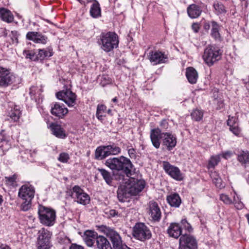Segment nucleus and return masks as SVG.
Returning <instances> with one entry per match:
<instances>
[{
	"label": "nucleus",
	"mask_w": 249,
	"mask_h": 249,
	"mask_svg": "<svg viewBox=\"0 0 249 249\" xmlns=\"http://www.w3.org/2000/svg\"><path fill=\"white\" fill-rule=\"evenodd\" d=\"M112 101L113 102H116L117 101V97H115L112 99Z\"/></svg>",
	"instance_id": "nucleus-61"
},
{
	"label": "nucleus",
	"mask_w": 249,
	"mask_h": 249,
	"mask_svg": "<svg viewBox=\"0 0 249 249\" xmlns=\"http://www.w3.org/2000/svg\"><path fill=\"white\" fill-rule=\"evenodd\" d=\"M35 189L32 185H22L18 191V196L22 199L32 200L35 196Z\"/></svg>",
	"instance_id": "nucleus-18"
},
{
	"label": "nucleus",
	"mask_w": 249,
	"mask_h": 249,
	"mask_svg": "<svg viewBox=\"0 0 249 249\" xmlns=\"http://www.w3.org/2000/svg\"><path fill=\"white\" fill-rule=\"evenodd\" d=\"M163 166L165 172L171 178L177 181L183 179V175L178 167L171 165L167 161H164Z\"/></svg>",
	"instance_id": "nucleus-16"
},
{
	"label": "nucleus",
	"mask_w": 249,
	"mask_h": 249,
	"mask_svg": "<svg viewBox=\"0 0 249 249\" xmlns=\"http://www.w3.org/2000/svg\"><path fill=\"white\" fill-rule=\"evenodd\" d=\"M51 112L53 116L63 118L68 113V110L63 104L55 102L52 105Z\"/></svg>",
	"instance_id": "nucleus-19"
},
{
	"label": "nucleus",
	"mask_w": 249,
	"mask_h": 249,
	"mask_svg": "<svg viewBox=\"0 0 249 249\" xmlns=\"http://www.w3.org/2000/svg\"><path fill=\"white\" fill-rule=\"evenodd\" d=\"M180 226L182 229H183L189 232H191L193 231L192 227L185 218L181 220Z\"/></svg>",
	"instance_id": "nucleus-41"
},
{
	"label": "nucleus",
	"mask_w": 249,
	"mask_h": 249,
	"mask_svg": "<svg viewBox=\"0 0 249 249\" xmlns=\"http://www.w3.org/2000/svg\"><path fill=\"white\" fill-rule=\"evenodd\" d=\"M26 38L28 40H32L36 43L45 44L48 40L46 36L36 32H29L26 34Z\"/></svg>",
	"instance_id": "nucleus-20"
},
{
	"label": "nucleus",
	"mask_w": 249,
	"mask_h": 249,
	"mask_svg": "<svg viewBox=\"0 0 249 249\" xmlns=\"http://www.w3.org/2000/svg\"><path fill=\"white\" fill-rule=\"evenodd\" d=\"M119 42L118 36L115 33L112 32L101 33L98 40V44L101 49L107 53L117 48Z\"/></svg>",
	"instance_id": "nucleus-4"
},
{
	"label": "nucleus",
	"mask_w": 249,
	"mask_h": 249,
	"mask_svg": "<svg viewBox=\"0 0 249 249\" xmlns=\"http://www.w3.org/2000/svg\"><path fill=\"white\" fill-rule=\"evenodd\" d=\"M69 249H85L84 248L80 245L76 244H72L70 246Z\"/></svg>",
	"instance_id": "nucleus-52"
},
{
	"label": "nucleus",
	"mask_w": 249,
	"mask_h": 249,
	"mask_svg": "<svg viewBox=\"0 0 249 249\" xmlns=\"http://www.w3.org/2000/svg\"><path fill=\"white\" fill-rule=\"evenodd\" d=\"M192 28L195 33H197L199 30V24L197 23H194L192 25Z\"/></svg>",
	"instance_id": "nucleus-51"
},
{
	"label": "nucleus",
	"mask_w": 249,
	"mask_h": 249,
	"mask_svg": "<svg viewBox=\"0 0 249 249\" xmlns=\"http://www.w3.org/2000/svg\"><path fill=\"white\" fill-rule=\"evenodd\" d=\"M186 76L189 83L192 84L196 83L198 78V73L194 68H187Z\"/></svg>",
	"instance_id": "nucleus-29"
},
{
	"label": "nucleus",
	"mask_w": 249,
	"mask_h": 249,
	"mask_svg": "<svg viewBox=\"0 0 249 249\" xmlns=\"http://www.w3.org/2000/svg\"><path fill=\"white\" fill-rule=\"evenodd\" d=\"M3 201L2 196L0 195V205H1Z\"/></svg>",
	"instance_id": "nucleus-60"
},
{
	"label": "nucleus",
	"mask_w": 249,
	"mask_h": 249,
	"mask_svg": "<svg viewBox=\"0 0 249 249\" xmlns=\"http://www.w3.org/2000/svg\"><path fill=\"white\" fill-rule=\"evenodd\" d=\"M211 27V22H206L204 24L203 28L205 30L208 31Z\"/></svg>",
	"instance_id": "nucleus-55"
},
{
	"label": "nucleus",
	"mask_w": 249,
	"mask_h": 249,
	"mask_svg": "<svg viewBox=\"0 0 249 249\" xmlns=\"http://www.w3.org/2000/svg\"><path fill=\"white\" fill-rule=\"evenodd\" d=\"M27 57L29 58L30 59L33 60H36V55H35L34 53H29L27 55Z\"/></svg>",
	"instance_id": "nucleus-56"
},
{
	"label": "nucleus",
	"mask_w": 249,
	"mask_h": 249,
	"mask_svg": "<svg viewBox=\"0 0 249 249\" xmlns=\"http://www.w3.org/2000/svg\"><path fill=\"white\" fill-rule=\"evenodd\" d=\"M20 115L21 111L19 107L15 106L9 112L8 116L12 121L17 122L19 120Z\"/></svg>",
	"instance_id": "nucleus-33"
},
{
	"label": "nucleus",
	"mask_w": 249,
	"mask_h": 249,
	"mask_svg": "<svg viewBox=\"0 0 249 249\" xmlns=\"http://www.w3.org/2000/svg\"><path fill=\"white\" fill-rule=\"evenodd\" d=\"M231 155H232L231 152L230 151H226L223 153L222 157L224 159H227L230 158L231 157Z\"/></svg>",
	"instance_id": "nucleus-54"
},
{
	"label": "nucleus",
	"mask_w": 249,
	"mask_h": 249,
	"mask_svg": "<svg viewBox=\"0 0 249 249\" xmlns=\"http://www.w3.org/2000/svg\"><path fill=\"white\" fill-rule=\"evenodd\" d=\"M191 116L193 120L196 121H199L203 118V112L202 110L196 109L193 110Z\"/></svg>",
	"instance_id": "nucleus-39"
},
{
	"label": "nucleus",
	"mask_w": 249,
	"mask_h": 249,
	"mask_svg": "<svg viewBox=\"0 0 249 249\" xmlns=\"http://www.w3.org/2000/svg\"><path fill=\"white\" fill-rule=\"evenodd\" d=\"M53 55V49L51 47L45 49H39L36 54V60H43L45 58L50 57Z\"/></svg>",
	"instance_id": "nucleus-23"
},
{
	"label": "nucleus",
	"mask_w": 249,
	"mask_h": 249,
	"mask_svg": "<svg viewBox=\"0 0 249 249\" xmlns=\"http://www.w3.org/2000/svg\"><path fill=\"white\" fill-rule=\"evenodd\" d=\"M214 12L216 15L225 14L227 12L225 6L220 1H216L213 4Z\"/></svg>",
	"instance_id": "nucleus-37"
},
{
	"label": "nucleus",
	"mask_w": 249,
	"mask_h": 249,
	"mask_svg": "<svg viewBox=\"0 0 249 249\" xmlns=\"http://www.w3.org/2000/svg\"><path fill=\"white\" fill-rule=\"evenodd\" d=\"M17 179V176L16 175H14L10 177H5L4 178L6 184L8 185H13L16 181Z\"/></svg>",
	"instance_id": "nucleus-46"
},
{
	"label": "nucleus",
	"mask_w": 249,
	"mask_h": 249,
	"mask_svg": "<svg viewBox=\"0 0 249 249\" xmlns=\"http://www.w3.org/2000/svg\"><path fill=\"white\" fill-rule=\"evenodd\" d=\"M15 77L10 70L0 67V87L5 88L12 85Z\"/></svg>",
	"instance_id": "nucleus-12"
},
{
	"label": "nucleus",
	"mask_w": 249,
	"mask_h": 249,
	"mask_svg": "<svg viewBox=\"0 0 249 249\" xmlns=\"http://www.w3.org/2000/svg\"><path fill=\"white\" fill-rule=\"evenodd\" d=\"M213 183L215 184V186L220 189L224 187V185L222 183L221 178L219 177L218 178H215L213 179Z\"/></svg>",
	"instance_id": "nucleus-48"
},
{
	"label": "nucleus",
	"mask_w": 249,
	"mask_h": 249,
	"mask_svg": "<svg viewBox=\"0 0 249 249\" xmlns=\"http://www.w3.org/2000/svg\"><path fill=\"white\" fill-rule=\"evenodd\" d=\"M0 18L8 23L12 22L14 20V16L11 11L4 8L0 9Z\"/></svg>",
	"instance_id": "nucleus-31"
},
{
	"label": "nucleus",
	"mask_w": 249,
	"mask_h": 249,
	"mask_svg": "<svg viewBox=\"0 0 249 249\" xmlns=\"http://www.w3.org/2000/svg\"><path fill=\"white\" fill-rule=\"evenodd\" d=\"M222 53L218 47L210 45L205 49L202 58L205 63L211 67L221 59Z\"/></svg>",
	"instance_id": "nucleus-6"
},
{
	"label": "nucleus",
	"mask_w": 249,
	"mask_h": 249,
	"mask_svg": "<svg viewBox=\"0 0 249 249\" xmlns=\"http://www.w3.org/2000/svg\"><path fill=\"white\" fill-rule=\"evenodd\" d=\"M50 128L52 133L56 137L61 139L66 137V135L65 131L60 125L52 123L50 125Z\"/></svg>",
	"instance_id": "nucleus-27"
},
{
	"label": "nucleus",
	"mask_w": 249,
	"mask_h": 249,
	"mask_svg": "<svg viewBox=\"0 0 249 249\" xmlns=\"http://www.w3.org/2000/svg\"><path fill=\"white\" fill-rule=\"evenodd\" d=\"M235 118L232 117H229L227 121V124L230 126V130L236 136H238L240 130L237 126V124L235 122Z\"/></svg>",
	"instance_id": "nucleus-32"
},
{
	"label": "nucleus",
	"mask_w": 249,
	"mask_h": 249,
	"mask_svg": "<svg viewBox=\"0 0 249 249\" xmlns=\"http://www.w3.org/2000/svg\"><path fill=\"white\" fill-rule=\"evenodd\" d=\"M106 235L111 243L112 249H117L125 245L119 233L113 229H107Z\"/></svg>",
	"instance_id": "nucleus-14"
},
{
	"label": "nucleus",
	"mask_w": 249,
	"mask_h": 249,
	"mask_svg": "<svg viewBox=\"0 0 249 249\" xmlns=\"http://www.w3.org/2000/svg\"><path fill=\"white\" fill-rule=\"evenodd\" d=\"M36 89V87H32L30 89V94L31 95V97L33 99V97L34 96L35 94V91Z\"/></svg>",
	"instance_id": "nucleus-53"
},
{
	"label": "nucleus",
	"mask_w": 249,
	"mask_h": 249,
	"mask_svg": "<svg viewBox=\"0 0 249 249\" xmlns=\"http://www.w3.org/2000/svg\"><path fill=\"white\" fill-rule=\"evenodd\" d=\"M38 213L40 223L48 227L53 226L56 221V212L50 208L42 205H39Z\"/></svg>",
	"instance_id": "nucleus-5"
},
{
	"label": "nucleus",
	"mask_w": 249,
	"mask_h": 249,
	"mask_svg": "<svg viewBox=\"0 0 249 249\" xmlns=\"http://www.w3.org/2000/svg\"><path fill=\"white\" fill-rule=\"evenodd\" d=\"M107 213L111 217L118 216V212L114 209L110 210Z\"/></svg>",
	"instance_id": "nucleus-49"
},
{
	"label": "nucleus",
	"mask_w": 249,
	"mask_h": 249,
	"mask_svg": "<svg viewBox=\"0 0 249 249\" xmlns=\"http://www.w3.org/2000/svg\"><path fill=\"white\" fill-rule=\"evenodd\" d=\"M96 245L99 249H112L110 243L104 236H98L96 240Z\"/></svg>",
	"instance_id": "nucleus-30"
},
{
	"label": "nucleus",
	"mask_w": 249,
	"mask_h": 249,
	"mask_svg": "<svg viewBox=\"0 0 249 249\" xmlns=\"http://www.w3.org/2000/svg\"><path fill=\"white\" fill-rule=\"evenodd\" d=\"M220 26L215 21H211V30L210 35L215 40L221 41V36L219 33Z\"/></svg>",
	"instance_id": "nucleus-28"
},
{
	"label": "nucleus",
	"mask_w": 249,
	"mask_h": 249,
	"mask_svg": "<svg viewBox=\"0 0 249 249\" xmlns=\"http://www.w3.org/2000/svg\"><path fill=\"white\" fill-rule=\"evenodd\" d=\"M238 160L242 164H249V152L242 151L238 155Z\"/></svg>",
	"instance_id": "nucleus-38"
},
{
	"label": "nucleus",
	"mask_w": 249,
	"mask_h": 249,
	"mask_svg": "<svg viewBox=\"0 0 249 249\" xmlns=\"http://www.w3.org/2000/svg\"><path fill=\"white\" fill-rule=\"evenodd\" d=\"M197 241L194 236L182 234L179 240L178 249H197Z\"/></svg>",
	"instance_id": "nucleus-11"
},
{
	"label": "nucleus",
	"mask_w": 249,
	"mask_h": 249,
	"mask_svg": "<svg viewBox=\"0 0 249 249\" xmlns=\"http://www.w3.org/2000/svg\"><path fill=\"white\" fill-rule=\"evenodd\" d=\"M0 249H11V248L6 245H1L0 246Z\"/></svg>",
	"instance_id": "nucleus-59"
},
{
	"label": "nucleus",
	"mask_w": 249,
	"mask_h": 249,
	"mask_svg": "<svg viewBox=\"0 0 249 249\" xmlns=\"http://www.w3.org/2000/svg\"><path fill=\"white\" fill-rule=\"evenodd\" d=\"M97 170L100 173L106 182L109 185H111L113 178L110 173L103 168H98Z\"/></svg>",
	"instance_id": "nucleus-34"
},
{
	"label": "nucleus",
	"mask_w": 249,
	"mask_h": 249,
	"mask_svg": "<svg viewBox=\"0 0 249 249\" xmlns=\"http://www.w3.org/2000/svg\"><path fill=\"white\" fill-rule=\"evenodd\" d=\"M145 182L143 180L130 178L124 184L121 185L117 190V197L121 202L131 196L138 195L144 189Z\"/></svg>",
	"instance_id": "nucleus-1"
},
{
	"label": "nucleus",
	"mask_w": 249,
	"mask_h": 249,
	"mask_svg": "<svg viewBox=\"0 0 249 249\" xmlns=\"http://www.w3.org/2000/svg\"><path fill=\"white\" fill-rule=\"evenodd\" d=\"M166 200L171 207L175 208L179 207L181 203V198L177 193H174L167 196Z\"/></svg>",
	"instance_id": "nucleus-24"
},
{
	"label": "nucleus",
	"mask_w": 249,
	"mask_h": 249,
	"mask_svg": "<svg viewBox=\"0 0 249 249\" xmlns=\"http://www.w3.org/2000/svg\"><path fill=\"white\" fill-rule=\"evenodd\" d=\"M160 128L161 132L162 130H167L169 128V125L168 121L165 120H162L160 123Z\"/></svg>",
	"instance_id": "nucleus-47"
},
{
	"label": "nucleus",
	"mask_w": 249,
	"mask_h": 249,
	"mask_svg": "<svg viewBox=\"0 0 249 249\" xmlns=\"http://www.w3.org/2000/svg\"><path fill=\"white\" fill-rule=\"evenodd\" d=\"M23 202L21 205V209L23 211H28L31 207L32 200L22 199Z\"/></svg>",
	"instance_id": "nucleus-43"
},
{
	"label": "nucleus",
	"mask_w": 249,
	"mask_h": 249,
	"mask_svg": "<svg viewBox=\"0 0 249 249\" xmlns=\"http://www.w3.org/2000/svg\"><path fill=\"white\" fill-rule=\"evenodd\" d=\"M107 110V107L103 104H99L97 106L96 116L99 120L102 121L106 116L105 113Z\"/></svg>",
	"instance_id": "nucleus-36"
},
{
	"label": "nucleus",
	"mask_w": 249,
	"mask_h": 249,
	"mask_svg": "<svg viewBox=\"0 0 249 249\" xmlns=\"http://www.w3.org/2000/svg\"><path fill=\"white\" fill-rule=\"evenodd\" d=\"M220 199L226 204H231L232 203V200L229 196L226 194H221L220 196Z\"/></svg>",
	"instance_id": "nucleus-44"
},
{
	"label": "nucleus",
	"mask_w": 249,
	"mask_h": 249,
	"mask_svg": "<svg viewBox=\"0 0 249 249\" xmlns=\"http://www.w3.org/2000/svg\"><path fill=\"white\" fill-rule=\"evenodd\" d=\"M105 164L112 170L123 171L127 177L132 175L133 165L129 159L123 156L119 158H109Z\"/></svg>",
	"instance_id": "nucleus-3"
},
{
	"label": "nucleus",
	"mask_w": 249,
	"mask_h": 249,
	"mask_svg": "<svg viewBox=\"0 0 249 249\" xmlns=\"http://www.w3.org/2000/svg\"><path fill=\"white\" fill-rule=\"evenodd\" d=\"M70 196L75 202L81 205H86L90 202L89 195L78 185H75L70 190Z\"/></svg>",
	"instance_id": "nucleus-9"
},
{
	"label": "nucleus",
	"mask_w": 249,
	"mask_h": 249,
	"mask_svg": "<svg viewBox=\"0 0 249 249\" xmlns=\"http://www.w3.org/2000/svg\"><path fill=\"white\" fill-rule=\"evenodd\" d=\"M98 234L97 232L93 231L87 230L85 231L84 235L83 236V239L86 244L88 247H92L96 242L97 238H98Z\"/></svg>",
	"instance_id": "nucleus-22"
},
{
	"label": "nucleus",
	"mask_w": 249,
	"mask_h": 249,
	"mask_svg": "<svg viewBox=\"0 0 249 249\" xmlns=\"http://www.w3.org/2000/svg\"><path fill=\"white\" fill-rule=\"evenodd\" d=\"M167 232L170 237L176 239L182 235L181 227L178 223H171L168 228Z\"/></svg>",
	"instance_id": "nucleus-21"
},
{
	"label": "nucleus",
	"mask_w": 249,
	"mask_h": 249,
	"mask_svg": "<svg viewBox=\"0 0 249 249\" xmlns=\"http://www.w3.org/2000/svg\"><path fill=\"white\" fill-rule=\"evenodd\" d=\"M211 177L213 179V181L215 178H218L219 177V175L216 172H212L211 174Z\"/></svg>",
	"instance_id": "nucleus-57"
},
{
	"label": "nucleus",
	"mask_w": 249,
	"mask_h": 249,
	"mask_svg": "<svg viewBox=\"0 0 249 249\" xmlns=\"http://www.w3.org/2000/svg\"><path fill=\"white\" fill-rule=\"evenodd\" d=\"M121 149L113 143L108 145L98 146L95 151V159L102 160L110 155H116L121 153Z\"/></svg>",
	"instance_id": "nucleus-7"
},
{
	"label": "nucleus",
	"mask_w": 249,
	"mask_h": 249,
	"mask_svg": "<svg viewBox=\"0 0 249 249\" xmlns=\"http://www.w3.org/2000/svg\"><path fill=\"white\" fill-rule=\"evenodd\" d=\"M11 34L13 35V36L15 38L16 40H18V32L16 31H12L11 32Z\"/></svg>",
	"instance_id": "nucleus-58"
},
{
	"label": "nucleus",
	"mask_w": 249,
	"mask_h": 249,
	"mask_svg": "<svg viewBox=\"0 0 249 249\" xmlns=\"http://www.w3.org/2000/svg\"><path fill=\"white\" fill-rule=\"evenodd\" d=\"M219 106H220V107H219L220 108L223 107V103L222 101L220 102V104Z\"/></svg>",
	"instance_id": "nucleus-64"
},
{
	"label": "nucleus",
	"mask_w": 249,
	"mask_h": 249,
	"mask_svg": "<svg viewBox=\"0 0 249 249\" xmlns=\"http://www.w3.org/2000/svg\"><path fill=\"white\" fill-rule=\"evenodd\" d=\"M52 233L44 228L38 232L37 238V249H49L51 247V238Z\"/></svg>",
	"instance_id": "nucleus-10"
},
{
	"label": "nucleus",
	"mask_w": 249,
	"mask_h": 249,
	"mask_svg": "<svg viewBox=\"0 0 249 249\" xmlns=\"http://www.w3.org/2000/svg\"><path fill=\"white\" fill-rule=\"evenodd\" d=\"M111 111H112L110 109H109L107 110V113L108 114H110V115H112Z\"/></svg>",
	"instance_id": "nucleus-62"
},
{
	"label": "nucleus",
	"mask_w": 249,
	"mask_h": 249,
	"mask_svg": "<svg viewBox=\"0 0 249 249\" xmlns=\"http://www.w3.org/2000/svg\"><path fill=\"white\" fill-rule=\"evenodd\" d=\"M56 97L64 101L69 107H73L75 104L76 96L70 89L63 90L56 94Z\"/></svg>",
	"instance_id": "nucleus-15"
},
{
	"label": "nucleus",
	"mask_w": 249,
	"mask_h": 249,
	"mask_svg": "<svg viewBox=\"0 0 249 249\" xmlns=\"http://www.w3.org/2000/svg\"><path fill=\"white\" fill-rule=\"evenodd\" d=\"M70 159L69 155L67 153H60L58 160L63 163H66Z\"/></svg>",
	"instance_id": "nucleus-45"
},
{
	"label": "nucleus",
	"mask_w": 249,
	"mask_h": 249,
	"mask_svg": "<svg viewBox=\"0 0 249 249\" xmlns=\"http://www.w3.org/2000/svg\"><path fill=\"white\" fill-rule=\"evenodd\" d=\"M233 200L232 201V203H234L235 206L238 209H241L243 207V204L241 203L240 201V198L236 194L235 192H234V195L233 196Z\"/></svg>",
	"instance_id": "nucleus-42"
},
{
	"label": "nucleus",
	"mask_w": 249,
	"mask_h": 249,
	"mask_svg": "<svg viewBox=\"0 0 249 249\" xmlns=\"http://www.w3.org/2000/svg\"><path fill=\"white\" fill-rule=\"evenodd\" d=\"M220 160L219 155L212 156L209 160L208 168L209 169L214 168L220 161Z\"/></svg>",
	"instance_id": "nucleus-40"
},
{
	"label": "nucleus",
	"mask_w": 249,
	"mask_h": 249,
	"mask_svg": "<svg viewBox=\"0 0 249 249\" xmlns=\"http://www.w3.org/2000/svg\"><path fill=\"white\" fill-rule=\"evenodd\" d=\"M148 59L154 65L164 63L168 61L167 55L159 51H150L148 55Z\"/></svg>",
	"instance_id": "nucleus-17"
},
{
	"label": "nucleus",
	"mask_w": 249,
	"mask_h": 249,
	"mask_svg": "<svg viewBox=\"0 0 249 249\" xmlns=\"http://www.w3.org/2000/svg\"><path fill=\"white\" fill-rule=\"evenodd\" d=\"M147 212L151 221L159 222L161 217V212L157 202L152 200L147 204Z\"/></svg>",
	"instance_id": "nucleus-13"
},
{
	"label": "nucleus",
	"mask_w": 249,
	"mask_h": 249,
	"mask_svg": "<svg viewBox=\"0 0 249 249\" xmlns=\"http://www.w3.org/2000/svg\"><path fill=\"white\" fill-rule=\"evenodd\" d=\"M93 1L94 3L91 5L89 13L90 15L93 18H98L101 16V10L99 2L96 0H91L88 2Z\"/></svg>",
	"instance_id": "nucleus-26"
},
{
	"label": "nucleus",
	"mask_w": 249,
	"mask_h": 249,
	"mask_svg": "<svg viewBox=\"0 0 249 249\" xmlns=\"http://www.w3.org/2000/svg\"><path fill=\"white\" fill-rule=\"evenodd\" d=\"M133 235L137 239L144 242L152 237L151 231L143 223H137L133 229Z\"/></svg>",
	"instance_id": "nucleus-8"
},
{
	"label": "nucleus",
	"mask_w": 249,
	"mask_h": 249,
	"mask_svg": "<svg viewBox=\"0 0 249 249\" xmlns=\"http://www.w3.org/2000/svg\"><path fill=\"white\" fill-rule=\"evenodd\" d=\"M150 137L152 145L157 149L160 146V139H162V145L169 151L172 150L177 144L175 136L170 133H161L159 128L151 130Z\"/></svg>",
	"instance_id": "nucleus-2"
},
{
	"label": "nucleus",
	"mask_w": 249,
	"mask_h": 249,
	"mask_svg": "<svg viewBox=\"0 0 249 249\" xmlns=\"http://www.w3.org/2000/svg\"><path fill=\"white\" fill-rule=\"evenodd\" d=\"M128 153L129 154V157L131 158H135L136 157L135 154V150L133 148H131L128 149Z\"/></svg>",
	"instance_id": "nucleus-50"
},
{
	"label": "nucleus",
	"mask_w": 249,
	"mask_h": 249,
	"mask_svg": "<svg viewBox=\"0 0 249 249\" xmlns=\"http://www.w3.org/2000/svg\"><path fill=\"white\" fill-rule=\"evenodd\" d=\"M81 4H85V2L83 1V0H77Z\"/></svg>",
	"instance_id": "nucleus-63"
},
{
	"label": "nucleus",
	"mask_w": 249,
	"mask_h": 249,
	"mask_svg": "<svg viewBox=\"0 0 249 249\" xmlns=\"http://www.w3.org/2000/svg\"><path fill=\"white\" fill-rule=\"evenodd\" d=\"M201 12L202 10L200 6L195 4L189 5L187 8L188 16L192 18H198L201 15Z\"/></svg>",
	"instance_id": "nucleus-25"
},
{
	"label": "nucleus",
	"mask_w": 249,
	"mask_h": 249,
	"mask_svg": "<svg viewBox=\"0 0 249 249\" xmlns=\"http://www.w3.org/2000/svg\"><path fill=\"white\" fill-rule=\"evenodd\" d=\"M2 130L0 133V148L4 151L8 150L11 147V144L9 141L6 140Z\"/></svg>",
	"instance_id": "nucleus-35"
}]
</instances>
